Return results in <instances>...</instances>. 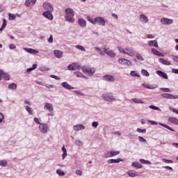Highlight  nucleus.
Masks as SVG:
<instances>
[{"label":"nucleus","mask_w":178,"mask_h":178,"mask_svg":"<svg viewBox=\"0 0 178 178\" xmlns=\"http://www.w3.org/2000/svg\"><path fill=\"white\" fill-rule=\"evenodd\" d=\"M81 66L78 63H73L67 66V70H80Z\"/></svg>","instance_id":"nucleus-1"},{"label":"nucleus","mask_w":178,"mask_h":178,"mask_svg":"<svg viewBox=\"0 0 178 178\" xmlns=\"http://www.w3.org/2000/svg\"><path fill=\"white\" fill-rule=\"evenodd\" d=\"M39 130L41 133H43V134H47V133H48V124L45 123L40 124V125H39Z\"/></svg>","instance_id":"nucleus-2"},{"label":"nucleus","mask_w":178,"mask_h":178,"mask_svg":"<svg viewBox=\"0 0 178 178\" xmlns=\"http://www.w3.org/2000/svg\"><path fill=\"white\" fill-rule=\"evenodd\" d=\"M118 63L120 65H123L124 66H131L132 63L131 61L126 59V58H120L118 59Z\"/></svg>","instance_id":"nucleus-3"},{"label":"nucleus","mask_w":178,"mask_h":178,"mask_svg":"<svg viewBox=\"0 0 178 178\" xmlns=\"http://www.w3.org/2000/svg\"><path fill=\"white\" fill-rule=\"evenodd\" d=\"M102 98L104 101H107V102H112V101H115V97L109 94H103Z\"/></svg>","instance_id":"nucleus-4"},{"label":"nucleus","mask_w":178,"mask_h":178,"mask_svg":"<svg viewBox=\"0 0 178 178\" xmlns=\"http://www.w3.org/2000/svg\"><path fill=\"white\" fill-rule=\"evenodd\" d=\"M120 154V152L119 151H111L106 152L105 155V158H113V156H116V155H119Z\"/></svg>","instance_id":"nucleus-5"},{"label":"nucleus","mask_w":178,"mask_h":178,"mask_svg":"<svg viewBox=\"0 0 178 178\" xmlns=\"http://www.w3.org/2000/svg\"><path fill=\"white\" fill-rule=\"evenodd\" d=\"M43 8L46 12H54V6L50 3L44 2L43 3Z\"/></svg>","instance_id":"nucleus-6"},{"label":"nucleus","mask_w":178,"mask_h":178,"mask_svg":"<svg viewBox=\"0 0 178 178\" xmlns=\"http://www.w3.org/2000/svg\"><path fill=\"white\" fill-rule=\"evenodd\" d=\"M95 24L98 23L99 26H105V23L106 22L105 21V19L102 17H97L95 18Z\"/></svg>","instance_id":"nucleus-7"},{"label":"nucleus","mask_w":178,"mask_h":178,"mask_svg":"<svg viewBox=\"0 0 178 178\" xmlns=\"http://www.w3.org/2000/svg\"><path fill=\"white\" fill-rule=\"evenodd\" d=\"M52 12L54 11H45L42 13V16L49 20H54V15H52Z\"/></svg>","instance_id":"nucleus-8"},{"label":"nucleus","mask_w":178,"mask_h":178,"mask_svg":"<svg viewBox=\"0 0 178 178\" xmlns=\"http://www.w3.org/2000/svg\"><path fill=\"white\" fill-rule=\"evenodd\" d=\"M104 51L106 54H107L110 58H115L116 56V54L113 52V51L110 50L109 49L104 47Z\"/></svg>","instance_id":"nucleus-9"},{"label":"nucleus","mask_w":178,"mask_h":178,"mask_svg":"<svg viewBox=\"0 0 178 178\" xmlns=\"http://www.w3.org/2000/svg\"><path fill=\"white\" fill-rule=\"evenodd\" d=\"M1 79H3V80L6 81H9L10 80V75L6 72H4L3 70H1Z\"/></svg>","instance_id":"nucleus-10"},{"label":"nucleus","mask_w":178,"mask_h":178,"mask_svg":"<svg viewBox=\"0 0 178 178\" xmlns=\"http://www.w3.org/2000/svg\"><path fill=\"white\" fill-rule=\"evenodd\" d=\"M161 22L162 23V24H164V25L173 24V19H170L168 18H162L161 19Z\"/></svg>","instance_id":"nucleus-11"},{"label":"nucleus","mask_w":178,"mask_h":178,"mask_svg":"<svg viewBox=\"0 0 178 178\" xmlns=\"http://www.w3.org/2000/svg\"><path fill=\"white\" fill-rule=\"evenodd\" d=\"M156 73V74H158V76H159L160 77H162V79H164L165 80H168V79H169V77L168 76V74L161 70H157Z\"/></svg>","instance_id":"nucleus-12"},{"label":"nucleus","mask_w":178,"mask_h":178,"mask_svg":"<svg viewBox=\"0 0 178 178\" xmlns=\"http://www.w3.org/2000/svg\"><path fill=\"white\" fill-rule=\"evenodd\" d=\"M103 79L106 80V81H110L111 83H113L115 81V77L112 75L106 74L103 76Z\"/></svg>","instance_id":"nucleus-13"},{"label":"nucleus","mask_w":178,"mask_h":178,"mask_svg":"<svg viewBox=\"0 0 178 178\" xmlns=\"http://www.w3.org/2000/svg\"><path fill=\"white\" fill-rule=\"evenodd\" d=\"M44 109L45 111H48V112H53L54 111V106L51 104V103H46L44 106Z\"/></svg>","instance_id":"nucleus-14"},{"label":"nucleus","mask_w":178,"mask_h":178,"mask_svg":"<svg viewBox=\"0 0 178 178\" xmlns=\"http://www.w3.org/2000/svg\"><path fill=\"white\" fill-rule=\"evenodd\" d=\"M120 162H123V159L118 158V159H110L107 161V163H119Z\"/></svg>","instance_id":"nucleus-15"},{"label":"nucleus","mask_w":178,"mask_h":178,"mask_svg":"<svg viewBox=\"0 0 178 178\" xmlns=\"http://www.w3.org/2000/svg\"><path fill=\"white\" fill-rule=\"evenodd\" d=\"M61 86L63 87V88H65V90H74V87L70 86V84H68L67 82L61 83Z\"/></svg>","instance_id":"nucleus-16"},{"label":"nucleus","mask_w":178,"mask_h":178,"mask_svg":"<svg viewBox=\"0 0 178 178\" xmlns=\"http://www.w3.org/2000/svg\"><path fill=\"white\" fill-rule=\"evenodd\" d=\"M78 23L80 26V27L84 28L87 26V22H86V19L83 18H79L78 19Z\"/></svg>","instance_id":"nucleus-17"},{"label":"nucleus","mask_w":178,"mask_h":178,"mask_svg":"<svg viewBox=\"0 0 178 178\" xmlns=\"http://www.w3.org/2000/svg\"><path fill=\"white\" fill-rule=\"evenodd\" d=\"M24 50L26 51V52H28V54H32L33 55H36V54H38V50L31 48H24Z\"/></svg>","instance_id":"nucleus-18"},{"label":"nucleus","mask_w":178,"mask_h":178,"mask_svg":"<svg viewBox=\"0 0 178 178\" xmlns=\"http://www.w3.org/2000/svg\"><path fill=\"white\" fill-rule=\"evenodd\" d=\"M139 19L142 23H148V17L144 14L140 15Z\"/></svg>","instance_id":"nucleus-19"},{"label":"nucleus","mask_w":178,"mask_h":178,"mask_svg":"<svg viewBox=\"0 0 178 178\" xmlns=\"http://www.w3.org/2000/svg\"><path fill=\"white\" fill-rule=\"evenodd\" d=\"M85 129H86V127H84V125H83L81 124L74 126V130L75 131H79V130H84Z\"/></svg>","instance_id":"nucleus-20"},{"label":"nucleus","mask_w":178,"mask_h":178,"mask_svg":"<svg viewBox=\"0 0 178 178\" xmlns=\"http://www.w3.org/2000/svg\"><path fill=\"white\" fill-rule=\"evenodd\" d=\"M35 2H37V0H26L25 5L26 6H34V5H35Z\"/></svg>","instance_id":"nucleus-21"},{"label":"nucleus","mask_w":178,"mask_h":178,"mask_svg":"<svg viewBox=\"0 0 178 178\" xmlns=\"http://www.w3.org/2000/svg\"><path fill=\"white\" fill-rule=\"evenodd\" d=\"M128 173V176H129V177H136L137 176H138V172L134 171V170H129L127 172Z\"/></svg>","instance_id":"nucleus-22"},{"label":"nucleus","mask_w":178,"mask_h":178,"mask_svg":"<svg viewBox=\"0 0 178 178\" xmlns=\"http://www.w3.org/2000/svg\"><path fill=\"white\" fill-rule=\"evenodd\" d=\"M148 44L149 47H155V48H158V41H156V40H149Z\"/></svg>","instance_id":"nucleus-23"},{"label":"nucleus","mask_w":178,"mask_h":178,"mask_svg":"<svg viewBox=\"0 0 178 178\" xmlns=\"http://www.w3.org/2000/svg\"><path fill=\"white\" fill-rule=\"evenodd\" d=\"M74 16H70V15H65V21L67 22L68 23H74V18H73Z\"/></svg>","instance_id":"nucleus-24"},{"label":"nucleus","mask_w":178,"mask_h":178,"mask_svg":"<svg viewBox=\"0 0 178 178\" xmlns=\"http://www.w3.org/2000/svg\"><path fill=\"white\" fill-rule=\"evenodd\" d=\"M65 16H74V11L72 8L65 9Z\"/></svg>","instance_id":"nucleus-25"},{"label":"nucleus","mask_w":178,"mask_h":178,"mask_svg":"<svg viewBox=\"0 0 178 178\" xmlns=\"http://www.w3.org/2000/svg\"><path fill=\"white\" fill-rule=\"evenodd\" d=\"M160 63H162V65H165V66H170L172 63L169 60H165L163 58H160L159 59Z\"/></svg>","instance_id":"nucleus-26"},{"label":"nucleus","mask_w":178,"mask_h":178,"mask_svg":"<svg viewBox=\"0 0 178 178\" xmlns=\"http://www.w3.org/2000/svg\"><path fill=\"white\" fill-rule=\"evenodd\" d=\"M73 74H76V77H81V79H86V80H88V77L84 76L83 74V73H81L80 72H74Z\"/></svg>","instance_id":"nucleus-27"},{"label":"nucleus","mask_w":178,"mask_h":178,"mask_svg":"<svg viewBox=\"0 0 178 178\" xmlns=\"http://www.w3.org/2000/svg\"><path fill=\"white\" fill-rule=\"evenodd\" d=\"M152 54H154V55H156V56L163 57V54H162L159 51L155 49L154 48L152 49Z\"/></svg>","instance_id":"nucleus-28"},{"label":"nucleus","mask_w":178,"mask_h":178,"mask_svg":"<svg viewBox=\"0 0 178 178\" xmlns=\"http://www.w3.org/2000/svg\"><path fill=\"white\" fill-rule=\"evenodd\" d=\"M170 123H173V124L177 125L178 124V120L176 118L170 117L168 119Z\"/></svg>","instance_id":"nucleus-29"},{"label":"nucleus","mask_w":178,"mask_h":178,"mask_svg":"<svg viewBox=\"0 0 178 178\" xmlns=\"http://www.w3.org/2000/svg\"><path fill=\"white\" fill-rule=\"evenodd\" d=\"M132 166L136 168V169H141L143 168V165L138 161L133 162Z\"/></svg>","instance_id":"nucleus-30"},{"label":"nucleus","mask_w":178,"mask_h":178,"mask_svg":"<svg viewBox=\"0 0 178 178\" xmlns=\"http://www.w3.org/2000/svg\"><path fill=\"white\" fill-rule=\"evenodd\" d=\"M8 90H15L16 88H17V84L15 83H10L8 86Z\"/></svg>","instance_id":"nucleus-31"},{"label":"nucleus","mask_w":178,"mask_h":178,"mask_svg":"<svg viewBox=\"0 0 178 178\" xmlns=\"http://www.w3.org/2000/svg\"><path fill=\"white\" fill-rule=\"evenodd\" d=\"M159 126H162V127H165V129H168V130H170V131H175V129H173L172 127H169L168 125L165 124L159 123Z\"/></svg>","instance_id":"nucleus-32"},{"label":"nucleus","mask_w":178,"mask_h":178,"mask_svg":"<svg viewBox=\"0 0 178 178\" xmlns=\"http://www.w3.org/2000/svg\"><path fill=\"white\" fill-rule=\"evenodd\" d=\"M132 101L134 102V104H145L144 101L138 98H133Z\"/></svg>","instance_id":"nucleus-33"},{"label":"nucleus","mask_w":178,"mask_h":178,"mask_svg":"<svg viewBox=\"0 0 178 178\" xmlns=\"http://www.w3.org/2000/svg\"><path fill=\"white\" fill-rule=\"evenodd\" d=\"M54 55L56 58H62V52L59 50H54Z\"/></svg>","instance_id":"nucleus-34"},{"label":"nucleus","mask_w":178,"mask_h":178,"mask_svg":"<svg viewBox=\"0 0 178 178\" xmlns=\"http://www.w3.org/2000/svg\"><path fill=\"white\" fill-rule=\"evenodd\" d=\"M95 49L102 56H105V51H102L99 47H95Z\"/></svg>","instance_id":"nucleus-35"},{"label":"nucleus","mask_w":178,"mask_h":178,"mask_svg":"<svg viewBox=\"0 0 178 178\" xmlns=\"http://www.w3.org/2000/svg\"><path fill=\"white\" fill-rule=\"evenodd\" d=\"M16 16H20L18 14H12V13H9L8 14V17H9V20H15L16 19Z\"/></svg>","instance_id":"nucleus-36"},{"label":"nucleus","mask_w":178,"mask_h":178,"mask_svg":"<svg viewBox=\"0 0 178 178\" xmlns=\"http://www.w3.org/2000/svg\"><path fill=\"white\" fill-rule=\"evenodd\" d=\"M25 109L28 112L29 115H33V108L29 106H25Z\"/></svg>","instance_id":"nucleus-37"},{"label":"nucleus","mask_w":178,"mask_h":178,"mask_svg":"<svg viewBox=\"0 0 178 178\" xmlns=\"http://www.w3.org/2000/svg\"><path fill=\"white\" fill-rule=\"evenodd\" d=\"M143 86L145 87V88H148V90H154V86L147 83H143Z\"/></svg>","instance_id":"nucleus-38"},{"label":"nucleus","mask_w":178,"mask_h":178,"mask_svg":"<svg viewBox=\"0 0 178 178\" xmlns=\"http://www.w3.org/2000/svg\"><path fill=\"white\" fill-rule=\"evenodd\" d=\"M138 140L140 143L143 144H148L147 139L144 138L143 136H138Z\"/></svg>","instance_id":"nucleus-39"},{"label":"nucleus","mask_w":178,"mask_h":178,"mask_svg":"<svg viewBox=\"0 0 178 178\" xmlns=\"http://www.w3.org/2000/svg\"><path fill=\"white\" fill-rule=\"evenodd\" d=\"M141 74H143V76H145V77L149 76V72H148V71H147V70H142Z\"/></svg>","instance_id":"nucleus-40"},{"label":"nucleus","mask_w":178,"mask_h":178,"mask_svg":"<svg viewBox=\"0 0 178 178\" xmlns=\"http://www.w3.org/2000/svg\"><path fill=\"white\" fill-rule=\"evenodd\" d=\"M161 97L163 98H166V99H170V93H162Z\"/></svg>","instance_id":"nucleus-41"},{"label":"nucleus","mask_w":178,"mask_h":178,"mask_svg":"<svg viewBox=\"0 0 178 178\" xmlns=\"http://www.w3.org/2000/svg\"><path fill=\"white\" fill-rule=\"evenodd\" d=\"M7 25V21L5 19H3V24L1 26V31H2L3 30V29H5V27H6Z\"/></svg>","instance_id":"nucleus-42"},{"label":"nucleus","mask_w":178,"mask_h":178,"mask_svg":"<svg viewBox=\"0 0 178 178\" xmlns=\"http://www.w3.org/2000/svg\"><path fill=\"white\" fill-rule=\"evenodd\" d=\"M160 90L163 92H172V90L168 88H161Z\"/></svg>","instance_id":"nucleus-43"},{"label":"nucleus","mask_w":178,"mask_h":178,"mask_svg":"<svg viewBox=\"0 0 178 178\" xmlns=\"http://www.w3.org/2000/svg\"><path fill=\"white\" fill-rule=\"evenodd\" d=\"M130 74L132 77H140V74H138L136 71H131Z\"/></svg>","instance_id":"nucleus-44"},{"label":"nucleus","mask_w":178,"mask_h":178,"mask_svg":"<svg viewBox=\"0 0 178 178\" xmlns=\"http://www.w3.org/2000/svg\"><path fill=\"white\" fill-rule=\"evenodd\" d=\"M56 173L58 175V176H65V172L63 170L58 169L56 170Z\"/></svg>","instance_id":"nucleus-45"},{"label":"nucleus","mask_w":178,"mask_h":178,"mask_svg":"<svg viewBox=\"0 0 178 178\" xmlns=\"http://www.w3.org/2000/svg\"><path fill=\"white\" fill-rule=\"evenodd\" d=\"M149 108L150 109H153L154 111H161V108H159V107L156 106H154V105H150V106H149Z\"/></svg>","instance_id":"nucleus-46"},{"label":"nucleus","mask_w":178,"mask_h":178,"mask_svg":"<svg viewBox=\"0 0 178 178\" xmlns=\"http://www.w3.org/2000/svg\"><path fill=\"white\" fill-rule=\"evenodd\" d=\"M76 49H79L80 51H82L83 52H86V48L81 45H76Z\"/></svg>","instance_id":"nucleus-47"},{"label":"nucleus","mask_w":178,"mask_h":178,"mask_svg":"<svg viewBox=\"0 0 178 178\" xmlns=\"http://www.w3.org/2000/svg\"><path fill=\"white\" fill-rule=\"evenodd\" d=\"M75 145H77L78 147H82L83 142H81L80 140H75Z\"/></svg>","instance_id":"nucleus-48"},{"label":"nucleus","mask_w":178,"mask_h":178,"mask_svg":"<svg viewBox=\"0 0 178 178\" xmlns=\"http://www.w3.org/2000/svg\"><path fill=\"white\" fill-rule=\"evenodd\" d=\"M87 73H88V74H89V76H92V74H94L95 73V70H91V68H88Z\"/></svg>","instance_id":"nucleus-49"},{"label":"nucleus","mask_w":178,"mask_h":178,"mask_svg":"<svg viewBox=\"0 0 178 178\" xmlns=\"http://www.w3.org/2000/svg\"><path fill=\"white\" fill-rule=\"evenodd\" d=\"M125 51H127V55H128L129 56H134V53L133 51H130L127 49H125Z\"/></svg>","instance_id":"nucleus-50"},{"label":"nucleus","mask_w":178,"mask_h":178,"mask_svg":"<svg viewBox=\"0 0 178 178\" xmlns=\"http://www.w3.org/2000/svg\"><path fill=\"white\" fill-rule=\"evenodd\" d=\"M8 165V161L6 160H1V166H6Z\"/></svg>","instance_id":"nucleus-51"},{"label":"nucleus","mask_w":178,"mask_h":178,"mask_svg":"<svg viewBox=\"0 0 178 178\" xmlns=\"http://www.w3.org/2000/svg\"><path fill=\"white\" fill-rule=\"evenodd\" d=\"M136 131H138V133H143V134H144V133H147V129H141L140 128H138L136 129Z\"/></svg>","instance_id":"nucleus-52"},{"label":"nucleus","mask_w":178,"mask_h":178,"mask_svg":"<svg viewBox=\"0 0 178 178\" xmlns=\"http://www.w3.org/2000/svg\"><path fill=\"white\" fill-rule=\"evenodd\" d=\"M88 20L90 22V23H92V24H95V19L88 17Z\"/></svg>","instance_id":"nucleus-53"},{"label":"nucleus","mask_w":178,"mask_h":178,"mask_svg":"<svg viewBox=\"0 0 178 178\" xmlns=\"http://www.w3.org/2000/svg\"><path fill=\"white\" fill-rule=\"evenodd\" d=\"M169 109H170V111H171L174 113H177V115H178V110L177 109H176L173 107H170Z\"/></svg>","instance_id":"nucleus-54"},{"label":"nucleus","mask_w":178,"mask_h":178,"mask_svg":"<svg viewBox=\"0 0 178 178\" xmlns=\"http://www.w3.org/2000/svg\"><path fill=\"white\" fill-rule=\"evenodd\" d=\"M163 162H165V163H173V161L166 159H163Z\"/></svg>","instance_id":"nucleus-55"},{"label":"nucleus","mask_w":178,"mask_h":178,"mask_svg":"<svg viewBox=\"0 0 178 178\" xmlns=\"http://www.w3.org/2000/svg\"><path fill=\"white\" fill-rule=\"evenodd\" d=\"M178 95H172L170 94V99H177Z\"/></svg>","instance_id":"nucleus-56"},{"label":"nucleus","mask_w":178,"mask_h":178,"mask_svg":"<svg viewBox=\"0 0 178 178\" xmlns=\"http://www.w3.org/2000/svg\"><path fill=\"white\" fill-rule=\"evenodd\" d=\"M98 124H99L98 122L95 121L92 123V127H95V129H97V127H98Z\"/></svg>","instance_id":"nucleus-57"},{"label":"nucleus","mask_w":178,"mask_h":178,"mask_svg":"<svg viewBox=\"0 0 178 178\" xmlns=\"http://www.w3.org/2000/svg\"><path fill=\"white\" fill-rule=\"evenodd\" d=\"M48 70H49V68H48L47 67H42L40 68V71L41 72H48Z\"/></svg>","instance_id":"nucleus-58"},{"label":"nucleus","mask_w":178,"mask_h":178,"mask_svg":"<svg viewBox=\"0 0 178 178\" xmlns=\"http://www.w3.org/2000/svg\"><path fill=\"white\" fill-rule=\"evenodd\" d=\"M33 120L36 123V124H39V126L42 124V123L40 122V120H38V118H34Z\"/></svg>","instance_id":"nucleus-59"},{"label":"nucleus","mask_w":178,"mask_h":178,"mask_svg":"<svg viewBox=\"0 0 178 178\" xmlns=\"http://www.w3.org/2000/svg\"><path fill=\"white\" fill-rule=\"evenodd\" d=\"M76 175H77L78 176H81V175H83V171H81V170H76Z\"/></svg>","instance_id":"nucleus-60"},{"label":"nucleus","mask_w":178,"mask_h":178,"mask_svg":"<svg viewBox=\"0 0 178 178\" xmlns=\"http://www.w3.org/2000/svg\"><path fill=\"white\" fill-rule=\"evenodd\" d=\"M51 79H54L55 80H60V77L57 76L56 75H50Z\"/></svg>","instance_id":"nucleus-61"},{"label":"nucleus","mask_w":178,"mask_h":178,"mask_svg":"<svg viewBox=\"0 0 178 178\" xmlns=\"http://www.w3.org/2000/svg\"><path fill=\"white\" fill-rule=\"evenodd\" d=\"M81 70L83 72V73H87L88 72V68H87L84 66L81 67Z\"/></svg>","instance_id":"nucleus-62"},{"label":"nucleus","mask_w":178,"mask_h":178,"mask_svg":"<svg viewBox=\"0 0 178 178\" xmlns=\"http://www.w3.org/2000/svg\"><path fill=\"white\" fill-rule=\"evenodd\" d=\"M136 58L138 60H144V58H143L140 54L136 55Z\"/></svg>","instance_id":"nucleus-63"},{"label":"nucleus","mask_w":178,"mask_h":178,"mask_svg":"<svg viewBox=\"0 0 178 178\" xmlns=\"http://www.w3.org/2000/svg\"><path fill=\"white\" fill-rule=\"evenodd\" d=\"M10 49H16V45L15 44H11L9 45Z\"/></svg>","instance_id":"nucleus-64"}]
</instances>
